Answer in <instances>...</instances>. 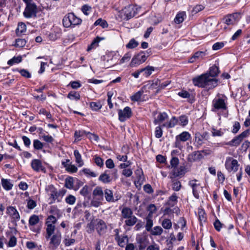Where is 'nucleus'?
Masks as SVG:
<instances>
[{
  "label": "nucleus",
  "instance_id": "e2e57ef3",
  "mask_svg": "<svg viewBox=\"0 0 250 250\" xmlns=\"http://www.w3.org/2000/svg\"><path fill=\"white\" fill-rule=\"evenodd\" d=\"M100 40L99 37H97L92 42L90 45H89L87 48V51H90L92 49L96 48L98 45V43L100 42Z\"/></svg>",
  "mask_w": 250,
  "mask_h": 250
},
{
  "label": "nucleus",
  "instance_id": "c85d7f7f",
  "mask_svg": "<svg viewBox=\"0 0 250 250\" xmlns=\"http://www.w3.org/2000/svg\"><path fill=\"white\" fill-rule=\"evenodd\" d=\"M67 98L72 101H78L80 99V94L75 91H71L67 95Z\"/></svg>",
  "mask_w": 250,
  "mask_h": 250
},
{
  "label": "nucleus",
  "instance_id": "9d476101",
  "mask_svg": "<svg viewBox=\"0 0 250 250\" xmlns=\"http://www.w3.org/2000/svg\"><path fill=\"white\" fill-rule=\"evenodd\" d=\"M38 8L35 3L28 4L26 5L23 14L25 18H34L37 17Z\"/></svg>",
  "mask_w": 250,
  "mask_h": 250
},
{
  "label": "nucleus",
  "instance_id": "39448f33",
  "mask_svg": "<svg viewBox=\"0 0 250 250\" xmlns=\"http://www.w3.org/2000/svg\"><path fill=\"white\" fill-rule=\"evenodd\" d=\"M81 22L82 20L76 17L73 13L67 14L62 20L63 25L66 28H68L71 26L79 25Z\"/></svg>",
  "mask_w": 250,
  "mask_h": 250
},
{
  "label": "nucleus",
  "instance_id": "f8f14e48",
  "mask_svg": "<svg viewBox=\"0 0 250 250\" xmlns=\"http://www.w3.org/2000/svg\"><path fill=\"white\" fill-rule=\"evenodd\" d=\"M241 18L240 13H234L226 16L223 19V22L228 25H234Z\"/></svg>",
  "mask_w": 250,
  "mask_h": 250
},
{
  "label": "nucleus",
  "instance_id": "4c0bfd02",
  "mask_svg": "<svg viewBox=\"0 0 250 250\" xmlns=\"http://www.w3.org/2000/svg\"><path fill=\"white\" fill-rule=\"evenodd\" d=\"M204 139L201 134L199 132H196L195 134V142L194 143L197 146H201L204 143Z\"/></svg>",
  "mask_w": 250,
  "mask_h": 250
},
{
  "label": "nucleus",
  "instance_id": "864d4df0",
  "mask_svg": "<svg viewBox=\"0 0 250 250\" xmlns=\"http://www.w3.org/2000/svg\"><path fill=\"white\" fill-rule=\"evenodd\" d=\"M33 147L36 150H41L43 147V144L39 140H34L33 141Z\"/></svg>",
  "mask_w": 250,
  "mask_h": 250
},
{
  "label": "nucleus",
  "instance_id": "bf43d9fd",
  "mask_svg": "<svg viewBox=\"0 0 250 250\" xmlns=\"http://www.w3.org/2000/svg\"><path fill=\"white\" fill-rule=\"evenodd\" d=\"M132 56L131 52L125 53L123 57L120 61V64H123L125 62H127L130 59Z\"/></svg>",
  "mask_w": 250,
  "mask_h": 250
},
{
  "label": "nucleus",
  "instance_id": "c756f323",
  "mask_svg": "<svg viewBox=\"0 0 250 250\" xmlns=\"http://www.w3.org/2000/svg\"><path fill=\"white\" fill-rule=\"evenodd\" d=\"M185 172L186 170L185 167L181 166L179 167L173 168L172 174L174 177H178L183 175L185 173Z\"/></svg>",
  "mask_w": 250,
  "mask_h": 250
},
{
  "label": "nucleus",
  "instance_id": "5fc2aeb1",
  "mask_svg": "<svg viewBox=\"0 0 250 250\" xmlns=\"http://www.w3.org/2000/svg\"><path fill=\"white\" fill-rule=\"evenodd\" d=\"M65 186L69 189H72L74 186L73 179L72 177H68L65 179Z\"/></svg>",
  "mask_w": 250,
  "mask_h": 250
},
{
  "label": "nucleus",
  "instance_id": "6e6d98bb",
  "mask_svg": "<svg viewBox=\"0 0 250 250\" xmlns=\"http://www.w3.org/2000/svg\"><path fill=\"white\" fill-rule=\"evenodd\" d=\"M207 54V51H197L193 54V58L196 60L203 59Z\"/></svg>",
  "mask_w": 250,
  "mask_h": 250
},
{
  "label": "nucleus",
  "instance_id": "f257e3e1",
  "mask_svg": "<svg viewBox=\"0 0 250 250\" xmlns=\"http://www.w3.org/2000/svg\"><path fill=\"white\" fill-rule=\"evenodd\" d=\"M228 98L224 94H217L212 101L211 111L219 114L228 111Z\"/></svg>",
  "mask_w": 250,
  "mask_h": 250
},
{
  "label": "nucleus",
  "instance_id": "dca6fc26",
  "mask_svg": "<svg viewBox=\"0 0 250 250\" xmlns=\"http://www.w3.org/2000/svg\"><path fill=\"white\" fill-rule=\"evenodd\" d=\"M6 213L11 218L12 222H17L20 219V215L17 209L14 207H8L6 208Z\"/></svg>",
  "mask_w": 250,
  "mask_h": 250
},
{
  "label": "nucleus",
  "instance_id": "412c9836",
  "mask_svg": "<svg viewBox=\"0 0 250 250\" xmlns=\"http://www.w3.org/2000/svg\"><path fill=\"white\" fill-rule=\"evenodd\" d=\"M96 229L100 235L104 233L107 229L105 223L102 220H99L96 225Z\"/></svg>",
  "mask_w": 250,
  "mask_h": 250
},
{
  "label": "nucleus",
  "instance_id": "393cba45",
  "mask_svg": "<svg viewBox=\"0 0 250 250\" xmlns=\"http://www.w3.org/2000/svg\"><path fill=\"white\" fill-rule=\"evenodd\" d=\"M104 193L105 198L107 202H114L116 201L114 199L113 193L111 190L106 188L104 191Z\"/></svg>",
  "mask_w": 250,
  "mask_h": 250
},
{
  "label": "nucleus",
  "instance_id": "0eeeda50",
  "mask_svg": "<svg viewBox=\"0 0 250 250\" xmlns=\"http://www.w3.org/2000/svg\"><path fill=\"white\" fill-rule=\"evenodd\" d=\"M135 16V10L133 5H128L119 11L118 16L121 20H128Z\"/></svg>",
  "mask_w": 250,
  "mask_h": 250
},
{
  "label": "nucleus",
  "instance_id": "3c124183",
  "mask_svg": "<svg viewBox=\"0 0 250 250\" xmlns=\"http://www.w3.org/2000/svg\"><path fill=\"white\" fill-rule=\"evenodd\" d=\"M83 172L88 177H96L98 174L95 172L91 170L89 168H85L82 170Z\"/></svg>",
  "mask_w": 250,
  "mask_h": 250
},
{
  "label": "nucleus",
  "instance_id": "58836bf2",
  "mask_svg": "<svg viewBox=\"0 0 250 250\" xmlns=\"http://www.w3.org/2000/svg\"><path fill=\"white\" fill-rule=\"evenodd\" d=\"M188 116L186 115H181L178 119V124L182 126L187 125L188 124Z\"/></svg>",
  "mask_w": 250,
  "mask_h": 250
},
{
  "label": "nucleus",
  "instance_id": "473e14b6",
  "mask_svg": "<svg viewBox=\"0 0 250 250\" xmlns=\"http://www.w3.org/2000/svg\"><path fill=\"white\" fill-rule=\"evenodd\" d=\"M146 210L148 212L147 217L152 218L153 214L156 213L157 208L154 204H151L147 207Z\"/></svg>",
  "mask_w": 250,
  "mask_h": 250
},
{
  "label": "nucleus",
  "instance_id": "5701e85b",
  "mask_svg": "<svg viewBox=\"0 0 250 250\" xmlns=\"http://www.w3.org/2000/svg\"><path fill=\"white\" fill-rule=\"evenodd\" d=\"M1 185L5 190L9 191L12 189L14 185L12 180L8 179L2 178Z\"/></svg>",
  "mask_w": 250,
  "mask_h": 250
},
{
  "label": "nucleus",
  "instance_id": "052dcab7",
  "mask_svg": "<svg viewBox=\"0 0 250 250\" xmlns=\"http://www.w3.org/2000/svg\"><path fill=\"white\" fill-rule=\"evenodd\" d=\"M26 41L23 39H18L16 40L15 46L18 47H23L26 44Z\"/></svg>",
  "mask_w": 250,
  "mask_h": 250
},
{
  "label": "nucleus",
  "instance_id": "f3484780",
  "mask_svg": "<svg viewBox=\"0 0 250 250\" xmlns=\"http://www.w3.org/2000/svg\"><path fill=\"white\" fill-rule=\"evenodd\" d=\"M188 185L192 189L193 196L197 199L199 198V193L202 187L196 180H192L189 182Z\"/></svg>",
  "mask_w": 250,
  "mask_h": 250
},
{
  "label": "nucleus",
  "instance_id": "7c9ffc66",
  "mask_svg": "<svg viewBox=\"0 0 250 250\" xmlns=\"http://www.w3.org/2000/svg\"><path fill=\"white\" fill-rule=\"evenodd\" d=\"M74 155L75 158V161L76 163L78 165L79 167H81L83 166L84 162L82 158V156L81 154L79 153L78 150H75L74 151Z\"/></svg>",
  "mask_w": 250,
  "mask_h": 250
},
{
  "label": "nucleus",
  "instance_id": "ddd939ff",
  "mask_svg": "<svg viewBox=\"0 0 250 250\" xmlns=\"http://www.w3.org/2000/svg\"><path fill=\"white\" fill-rule=\"evenodd\" d=\"M249 130L247 129L234 137L231 141L228 143V145L231 146H237L241 144L245 138L249 136Z\"/></svg>",
  "mask_w": 250,
  "mask_h": 250
},
{
  "label": "nucleus",
  "instance_id": "aec40b11",
  "mask_svg": "<svg viewBox=\"0 0 250 250\" xmlns=\"http://www.w3.org/2000/svg\"><path fill=\"white\" fill-rule=\"evenodd\" d=\"M31 165L33 170L37 172L39 171L45 172V169L42 166L41 161L38 159H34L32 160Z\"/></svg>",
  "mask_w": 250,
  "mask_h": 250
},
{
  "label": "nucleus",
  "instance_id": "09e8293b",
  "mask_svg": "<svg viewBox=\"0 0 250 250\" xmlns=\"http://www.w3.org/2000/svg\"><path fill=\"white\" fill-rule=\"evenodd\" d=\"M200 153L198 151H195L188 155V160L190 162L195 161L200 159Z\"/></svg>",
  "mask_w": 250,
  "mask_h": 250
},
{
  "label": "nucleus",
  "instance_id": "9b49d317",
  "mask_svg": "<svg viewBox=\"0 0 250 250\" xmlns=\"http://www.w3.org/2000/svg\"><path fill=\"white\" fill-rule=\"evenodd\" d=\"M191 138L190 134L188 131H183L175 137V146L176 148L181 149L183 146L182 142H186Z\"/></svg>",
  "mask_w": 250,
  "mask_h": 250
},
{
  "label": "nucleus",
  "instance_id": "680f3d73",
  "mask_svg": "<svg viewBox=\"0 0 250 250\" xmlns=\"http://www.w3.org/2000/svg\"><path fill=\"white\" fill-rule=\"evenodd\" d=\"M204 9V6L202 5H197L192 8L191 11V13L194 15L203 10Z\"/></svg>",
  "mask_w": 250,
  "mask_h": 250
},
{
  "label": "nucleus",
  "instance_id": "4be33fe9",
  "mask_svg": "<svg viewBox=\"0 0 250 250\" xmlns=\"http://www.w3.org/2000/svg\"><path fill=\"white\" fill-rule=\"evenodd\" d=\"M217 82L218 81L216 79L210 77L208 75L206 81V83L205 84L206 86H205L204 88L208 89H212L217 86Z\"/></svg>",
  "mask_w": 250,
  "mask_h": 250
},
{
  "label": "nucleus",
  "instance_id": "69168bd1",
  "mask_svg": "<svg viewBox=\"0 0 250 250\" xmlns=\"http://www.w3.org/2000/svg\"><path fill=\"white\" fill-rule=\"evenodd\" d=\"M94 161L97 166L101 167L104 166L103 160L99 156L95 155L94 156Z\"/></svg>",
  "mask_w": 250,
  "mask_h": 250
},
{
  "label": "nucleus",
  "instance_id": "1a4fd4ad",
  "mask_svg": "<svg viewBox=\"0 0 250 250\" xmlns=\"http://www.w3.org/2000/svg\"><path fill=\"white\" fill-rule=\"evenodd\" d=\"M148 56L144 52H141L136 54L132 58L130 63V67H136L144 63L147 59Z\"/></svg>",
  "mask_w": 250,
  "mask_h": 250
},
{
  "label": "nucleus",
  "instance_id": "4468645a",
  "mask_svg": "<svg viewBox=\"0 0 250 250\" xmlns=\"http://www.w3.org/2000/svg\"><path fill=\"white\" fill-rule=\"evenodd\" d=\"M136 239L139 250H144L149 244V240L146 235H137Z\"/></svg>",
  "mask_w": 250,
  "mask_h": 250
},
{
  "label": "nucleus",
  "instance_id": "c03bdc74",
  "mask_svg": "<svg viewBox=\"0 0 250 250\" xmlns=\"http://www.w3.org/2000/svg\"><path fill=\"white\" fill-rule=\"evenodd\" d=\"M178 197L176 193H174L169 197L168 204L171 206H174L177 203Z\"/></svg>",
  "mask_w": 250,
  "mask_h": 250
},
{
  "label": "nucleus",
  "instance_id": "774afa93",
  "mask_svg": "<svg viewBox=\"0 0 250 250\" xmlns=\"http://www.w3.org/2000/svg\"><path fill=\"white\" fill-rule=\"evenodd\" d=\"M75 241V239H69L65 237L63 241V243L66 247H68L74 244Z\"/></svg>",
  "mask_w": 250,
  "mask_h": 250
},
{
  "label": "nucleus",
  "instance_id": "6ab92c4d",
  "mask_svg": "<svg viewBox=\"0 0 250 250\" xmlns=\"http://www.w3.org/2000/svg\"><path fill=\"white\" fill-rule=\"evenodd\" d=\"M115 231L116 232L115 240L118 245L121 247H125L128 243V237L126 235L120 236L118 234V229H116Z\"/></svg>",
  "mask_w": 250,
  "mask_h": 250
},
{
  "label": "nucleus",
  "instance_id": "13d9d810",
  "mask_svg": "<svg viewBox=\"0 0 250 250\" xmlns=\"http://www.w3.org/2000/svg\"><path fill=\"white\" fill-rule=\"evenodd\" d=\"M138 42L134 39L130 40L129 42L126 45V47L128 49H133L138 45Z\"/></svg>",
  "mask_w": 250,
  "mask_h": 250
},
{
  "label": "nucleus",
  "instance_id": "0e129e2a",
  "mask_svg": "<svg viewBox=\"0 0 250 250\" xmlns=\"http://www.w3.org/2000/svg\"><path fill=\"white\" fill-rule=\"evenodd\" d=\"M82 11L84 15L87 16L91 12L92 8L91 6L85 4L82 6Z\"/></svg>",
  "mask_w": 250,
  "mask_h": 250
},
{
  "label": "nucleus",
  "instance_id": "4d7b16f0",
  "mask_svg": "<svg viewBox=\"0 0 250 250\" xmlns=\"http://www.w3.org/2000/svg\"><path fill=\"white\" fill-rule=\"evenodd\" d=\"M87 133V132L84 130L76 131L74 134L76 139H78L79 140H81V138L83 136H86Z\"/></svg>",
  "mask_w": 250,
  "mask_h": 250
},
{
  "label": "nucleus",
  "instance_id": "49530a36",
  "mask_svg": "<svg viewBox=\"0 0 250 250\" xmlns=\"http://www.w3.org/2000/svg\"><path fill=\"white\" fill-rule=\"evenodd\" d=\"M94 25H100L103 28H107L108 26V24L107 22V21L103 20L101 18L98 19L94 23Z\"/></svg>",
  "mask_w": 250,
  "mask_h": 250
},
{
  "label": "nucleus",
  "instance_id": "bb28decb",
  "mask_svg": "<svg viewBox=\"0 0 250 250\" xmlns=\"http://www.w3.org/2000/svg\"><path fill=\"white\" fill-rule=\"evenodd\" d=\"M178 124V119L175 117H172L170 120L162 125V126L167 128L174 127Z\"/></svg>",
  "mask_w": 250,
  "mask_h": 250
},
{
  "label": "nucleus",
  "instance_id": "e433bc0d",
  "mask_svg": "<svg viewBox=\"0 0 250 250\" xmlns=\"http://www.w3.org/2000/svg\"><path fill=\"white\" fill-rule=\"evenodd\" d=\"M186 17V14L185 12H182L178 13L174 19V21L177 24L182 23Z\"/></svg>",
  "mask_w": 250,
  "mask_h": 250
},
{
  "label": "nucleus",
  "instance_id": "a878e982",
  "mask_svg": "<svg viewBox=\"0 0 250 250\" xmlns=\"http://www.w3.org/2000/svg\"><path fill=\"white\" fill-rule=\"evenodd\" d=\"M93 197L101 198L103 199L104 192L102 187L98 186L96 187L93 191Z\"/></svg>",
  "mask_w": 250,
  "mask_h": 250
},
{
  "label": "nucleus",
  "instance_id": "20e7f679",
  "mask_svg": "<svg viewBox=\"0 0 250 250\" xmlns=\"http://www.w3.org/2000/svg\"><path fill=\"white\" fill-rule=\"evenodd\" d=\"M49 201V204H52L56 202H60L63 196L62 191H58L53 185H49L45 188Z\"/></svg>",
  "mask_w": 250,
  "mask_h": 250
},
{
  "label": "nucleus",
  "instance_id": "de8ad7c7",
  "mask_svg": "<svg viewBox=\"0 0 250 250\" xmlns=\"http://www.w3.org/2000/svg\"><path fill=\"white\" fill-rule=\"evenodd\" d=\"M143 93L144 91L143 90L138 91L131 97V101L136 102L139 101L140 100Z\"/></svg>",
  "mask_w": 250,
  "mask_h": 250
},
{
  "label": "nucleus",
  "instance_id": "7ed1b4c3",
  "mask_svg": "<svg viewBox=\"0 0 250 250\" xmlns=\"http://www.w3.org/2000/svg\"><path fill=\"white\" fill-rule=\"evenodd\" d=\"M121 220H125V225L128 227L134 226L138 219L133 215V211L128 207H124L121 210Z\"/></svg>",
  "mask_w": 250,
  "mask_h": 250
},
{
  "label": "nucleus",
  "instance_id": "ea45409f",
  "mask_svg": "<svg viewBox=\"0 0 250 250\" xmlns=\"http://www.w3.org/2000/svg\"><path fill=\"white\" fill-rule=\"evenodd\" d=\"M219 73V68L215 65H213L210 67L208 74L209 77L212 78L217 76Z\"/></svg>",
  "mask_w": 250,
  "mask_h": 250
},
{
  "label": "nucleus",
  "instance_id": "72a5a7b5",
  "mask_svg": "<svg viewBox=\"0 0 250 250\" xmlns=\"http://www.w3.org/2000/svg\"><path fill=\"white\" fill-rule=\"evenodd\" d=\"M164 230L160 226H155L150 230V233L154 236H160L163 233Z\"/></svg>",
  "mask_w": 250,
  "mask_h": 250
},
{
  "label": "nucleus",
  "instance_id": "b1692460",
  "mask_svg": "<svg viewBox=\"0 0 250 250\" xmlns=\"http://www.w3.org/2000/svg\"><path fill=\"white\" fill-rule=\"evenodd\" d=\"M168 118L167 114L165 112H162L159 114L157 118L154 120L155 125H159Z\"/></svg>",
  "mask_w": 250,
  "mask_h": 250
},
{
  "label": "nucleus",
  "instance_id": "6e6552de",
  "mask_svg": "<svg viewBox=\"0 0 250 250\" xmlns=\"http://www.w3.org/2000/svg\"><path fill=\"white\" fill-rule=\"evenodd\" d=\"M225 167L229 172H236L239 168V164L236 159L232 157H226Z\"/></svg>",
  "mask_w": 250,
  "mask_h": 250
},
{
  "label": "nucleus",
  "instance_id": "2eb2a0df",
  "mask_svg": "<svg viewBox=\"0 0 250 250\" xmlns=\"http://www.w3.org/2000/svg\"><path fill=\"white\" fill-rule=\"evenodd\" d=\"M208 73L203 74L200 76L194 78L192 79V82L195 86L199 87H204L206 86L205 84L208 77Z\"/></svg>",
  "mask_w": 250,
  "mask_h": 250
},
{
  "label": "nucleus",
  "instance_id": "2f4dec72",
  "mask_svg": "<svg viewBox=\"0 0 250 250\" xmlns=\"http://www.w3.org/2000/svg\"><path fill=\"white\" fill-rule=\"evenodd\" d=\"M107 170H106L104 173L101 174L99 177V180L104 184L109 183L111 181L110 177L107 174Z\"/></svg>",
  "mask_w": 250,
  "mask_h": 250
},
{
  "label": "nucleus",
  "instance_id": "f03ea898",
  "mask_svg": "<svg viewBox=\"0 0 250 250\" xmlns=\"http://www.w3.org/2000/svg\"><path fill=\"white\" fill-rule=\"evenodd\" d=\"M45 238L49 240V245L54 248H57L60 245L62 240V233L59 230H56L55 226H50L45 229Z\"/></svg>",
  "mask_w": 250,
  "mask_h": 250
},
{
  "label": "nucleus",
  "instance_id": "79ce46f5",
  "mask_svg": "<svg viewBox=\"0 0 250 250\" xmlns=\"http://www.w3.org/2000/svg\"><path fill=\"white\" fill-rule=\"evenodd\" d=\"M90 107L93 111H97L100 109L102 107V104L100 101L97 102H91Z\"/></svg>",
  "mask_w": 250,
  "mask_h": 250
},
{
  "label": "nucleus",
  "instance_id": "423d86ee",
  "mask_svg": "<svg viewBox=\"0 0 250 250\" xmlns=\"http://www.w3.org/2000/svg\"><path fill=\"white\" fill-rule=\"evenodd\" d=\"M40 218L36 214H32L30 216L28 220V225L30 230L32 232L39 234L41 232V226L39 225Z\"/></svg>",
  "mask_w": 250,
  "mask_h": 250
},
{
  "label": "nucleus",
  "instance_id": "603ef678",
  "mask_svg": "<svg viewBox=\"0 0 250 250\" xmlns=\"http://www.w3.org/2000/svg\"><path fill=\"white\" fill-rule=\"evenodd\" d=\"M21 60L22 59L21 56L14 57L8 61L7 64L9 65H13L15 63H18L21 62Z\"/></svg>",
  "mask_w": 250,
  "mask_h": 250
},
{
  "label": "nucleus",
  "instance_id": "338daca9",
  "mask_svg": "<svg viewBox=\"0 0 250 250\" xmlns=\"http://www.w3.org/2000/svg\"><path fill=\"white\" fill-rule=\"evenodd\" d=\"M181 188V184L180 181L175 180L173 181L172 188L173 190L178 191Z\"/></svg>",
  "mask_w": 250,
  "mask_h": 250
},
{
  "label": "nucleus",
  "instance_id": "37998d69",
  "mask_svg": "<svg viewBox=\"0 0 250 250\" xmlns=\"http://www.w3.org/2000/svg\"><path fill=\"white\" fill-rule=\"evenodd\" d=\"M146 224L145 226L146 229L149 232L150 230H151L152 229V227L153 225V222L151 217H146Z\"/></svg>",
  "mask_w": 250,
  "mask_h": 250
},
{
  "label": "nucleus",
  "instance_id": "f704fd0d",
  "mask_svg": "<svg viewBox=\"0 0 250 250\" xmlns=\"http://www.w3.org/2000/svg\"><path fill=\"white\" fill-rule=\"evenodd\" d=\"M161 225L163 228L168 230L172 228V224L170 219L165 218L162 221Z\"/></svg>",
  "mask_w": 250,
  "mask_h": 250
},
{
  "label": "nucleus",
  "instance_id": "a19ab883",
  "mask_svg": "<svg viewBox=\"0 0 250 250\" xmlns=\"http://www.w3.org/2000/svg\"><path fill=\"white\" fill-rule=\"evenodd\" d=\"M57 219L56 217L53 215H50L47 217L45 222L46 228L50 226H55L54 224L56 223Z\"/></svg>",
  "mask_w": 250,
  "mask_h": 250
},
{
  "label": "nucleus",
  "instance_id": "cd10ccee",
  "mask_svg": "<svg viewBox=\"0 0 250 250\" xmlns=\"http://www.w3.org/2000/svg\"><path fill=\"white\" fill-rule=\"evenodd\" d=\"M26 31V26L23 22H19L18 27L16 30V32L17 35L20 36L24 34Z\"/></svg>",
  "mask_w": 250,
  "mask_h": 250
},
{
  "label": "nucleus",
  "instance_id": "8fccbe9b",
  "mask_svg": "<svg viewBox=\"0 0 250 250\" xmlns=\"http://www.w3.org/2000/svg\"><path fill=\"white\" fill-rule=\"evenodd\" d=\"M103 200V199H101V198L93 197L91 201V206L98 208L102 205V201Z\"/></svg>",
  "mask_w": 250,
  "mask_h": 250
},
{
  "label": "nucleus",
  "instance_id": "a211bd4d",
  "mask_svg": "<svg viewBox=\"0 0 250 250\" xmlns=\"http://www.w3.org/2000/svg\"><path fill=\"white\" fill-rule=\"evenodd\" d=\"M119 120L121 122H124L127 119L129 118L132 115L131 108L126 106L123 110L120 109L118 111Z\"/></svg>",
  "mask_w": 250,
  "mask_h": 250
},
{
  "label": "nucleus",
  "instance_id": "c9c22d12",
  "mask_svg": "<svg viewBox=\"0 0 250 250\" xmlns=\"http://www.w3.org/2000/svg\"><path fill=\"white\" fill-rule=\"evenodd\" d=\"M142 73H144V75L145 77L149 76L152 73L153 71H154L155 68L153 66H147L146 67L141 69Z\"/></svg>",
  "mask_w": 250,
  "mask_h": 250
},
{
  "label": "nucleus",
  "instance_id": "a18cd8bd",
  "mask_svg": "<svg viewBox=\"0 0 250 250\" xmlns=\"http://www.w3.org/2000/svg\"><path fill=\"white\" fill-rule=\"evenodd\" d=\"M226 130L225 129L220 128L217 129L215 128H212L211 133L213 136H222L225 133Z\"/></svg>",
  "mask_w": 250,
  "mask_h": 250
}]
</instances>
